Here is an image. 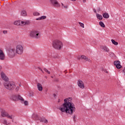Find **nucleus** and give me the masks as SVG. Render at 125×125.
<instances>
[{"label": "nucleus", "instance_id": "4", "mask_svg": "<svg viewBox=\"0 0 125 125\" xmlns=\"http://www.w3.org/2000/svg\"><path fill=\"white\" fill-rule=\"evenodd\" d=\"M63 46V43L62 42L59 40H55L53 42V47L55 48V49H57L58 50H60L61 48H62Z\"/></svg>", "mask_w": 125, "mask_h": 125}, {"label": "nucleus", "instance_id": "2", "mask_svg": "<svg viewBox=\"0 0 125 125\" xmlns=\"http://www.w3.org/2000/svg\"><path fill=\"white\" fill-rule=\"evenodd\" d=\"M1 78L3 81L5 82L3 83L5 88H6L8 90H14L16 87V85L14 82L8 81H9V79H8V77L3 72H1Z\"/></svg>", "mask_w": 125, "mask_h": 125}, {"label": "nucleus", "instance_id": "43", "mask_svg": "<svg viewBox=\"0 0 125 125\" xmlns=\"http://www.w3.org/2000/svg\"><path fill=\"white\" fill-rule=\"evenodd\" d=\"M58 79L55 80V82H58Z\"/></svg>", "mask_w": 125, "mask_h": 125}, {"label": "nucleus", "instance_id": "44", "mask_svg": "<svg viewBox=\"0 0 125 125\" xmlns=\"http://www.w3.org/2000/svg\"><path fill=\"white\" fill-rule=\"evenodd\" d=\"M19 86H20V87H21V84H19Z\"/></svg>", "mask_w": 125, "mask_h": 125}, {"label": "nucleus", "instance_id": "10", "mask_svg": "<svg viewBox=\"0 0 125 125\" xmlns=\"http://www.w3.org/2000/svg\"><path fill=\"white\" fill-rule=\"evenodd\" d=\"M4 59H5V55H4L3 51L0 48V60L3 61Z\"/></svg>", "mask_w": 125, "mask_h": 125}, {"label": "nucleus", "instance_id": "47", "mask_svg": "<svg viewBox=\"0 0 125 125\" xmlns=\"http://www.w3.org/2000/svg\"><path fill=\"white\" fill-rule=\"evenodd\" d=\"M106 73H108V71H106Z\"/></svg>", "mask_w": 125, "mask_h": 125}, {"label": "nucleus", "instance_id": "5", "mask_svg": "<svg viewBox=\"0 0 125 125\" xmlns=\"http://www.w3.org/2000/svg\"><path fill=\"white\" fill-rule=\"evenodd\" d=\"M23 51L24 48L22 45L18 44L16 46V52L17 54H18L19 55H22V54H23Z\"/></svg>", "mask_w": 125, "mask_h": 125}, {"label": "nucleus", "instance_id": "13", "mask_svg": "<svg viewBox=\"0 0 125 125\" xmlns=\"http://www.w3.org/2000/svg\"><path fill=\"white\" fill-rule=\"evenodd\" d=\"M114 64L116 66L117 69H121L122 68V65H121V62L120 61H115L114 62Z\"/></svg>", "mask_w": 125, "mask_h": 125}, {"label": "nucleus", "instance_id": "26", "mask_svg": "<svg viewBox=\"0 0 125 125\" xmlns=\"http://www.w3.org/2000/svg\"><path fill=\"white\" fill-rule=\"evenodd\" d=\"M111 42H112V43L113 44H114V45H118V42H116L115 40L112 39V40H111Z\"/></svg>", "mask_w": 125, "mask_h": 125}, {"label": "nucleus", "instance_id": "7", "mask_svg": "<svg viewBox=\"0 0 125 125\" xmlns=\"http://www.w3.org/2000/svg\"><path fill=\"white\" fill-rule=\"evenodd\" d=\"M11 100L13 101H18V100H20V101H23V97H22L20 95H12L10 97Z\"/></svg>", "mask_w": 125, "mask_h": 125}, {"label": "nucleus", "instance_id": "34", "mask_svg": "<svg viewBox=\"0 0 125 125\" xmlns=\"http://www.w3.org/2000/svg\"><path fill=\"white\" fill-rule=\"evenodd\" d=\"M3 34H4V35H6V34H7V31L6 30L3 31Z\"/></svg>", "mask_w": 125, "mask_h": 125}, {"label": "nucleus", "instance_id": "11", "mask_svg": "<svg viewBox=\"0 0 125 125\" xmlns=\"http://www.w3.org/2000/svg\"><path fill=\"white\" fill-rule=\"evenodd\" d=\"M78 85L80 88L83 89L84 88V84L82 80H78Z\"/></svg>", "mask_w": 125, "mask_h": 125}, {"label": "nucleus", "instance_id": "15", "mask_svg": "<svg viewBox=\"0 0 125 125\" xmlns=\"http://www.w3.org/2000/svg\"><path fill=\"white\" fill-rule=\"evenodd\" d=\"M37 89H38L39 91H42L43 88L42 87V85L41 84V83H37Z\"/></svg>", "mask_w": 125, "mask_h": 125}, {"label": "nucleus", "instance_id": "39", "mask_svg": "<svg viewBox=\"0 0 125 125\" xmlns=\"http://www.w3.org/2000/svg\"><path fill=\"white\" fill-rule=\"evenodd\" d=\"M123 71V73H125V68H124Z\"/></svg>", "mask_w": 125, "mask_h": 125}, {"label": "nucleus", "instance_id": "37", "mask_svg": "<svg viewBox=\"0 0 125 125\" xmlns=\"http://www.w3.org/2000/svg\"><path fill=\"white\" fill-rule=\"evenodd\" d=\"M93 11L95 12V13H97L96 10L95 9H94Z\"/></svg>", "mask_w": 125, "mask_h": 125}, {"label": "nucleus", "instance_id": "33", "mask_svg": "<svg viewBox=\"0 0 125 125\" xmlns=\"http://www.w3.org/2000/svg\"><path fill=\"white\" fill-rule=\"evenodd\" d=\"M73 119L74 122H76V115H73Z\"/></svg>", "mask_w": 125, "mask_h": 125}, {"label": "nucleus", "instance_id": "1", "mask_svg": "<svg viewBox=\"0 0 125 125\" xmlns=\"http://www.w3.org/2000/svg\"><path fill=\"white\" fill-rule=\"evenodd\" d=\"M72 98H68L64 100V103L62 104V107H60L59 110L62 113H67L70 115H73L76 112L75 105L72 102Z\"/></svg>", "mask_w": 125, "mask_h": 125}, {"label": "nucleus", "instance_id": "24", "mask_svg": "<svg viewBox=\"0 0 125 125\" xmlns=\"http://www.w3.org/2000/svg\"><path fill=\"white\" fill-rule=\"evenodd\" d=\"M99 25L102 28H105V24H104V23H103V21H100Z\"/></svg>", "mask_w": 125, "mask_h": 125}, {"label": "nucleus", "instance_id": "42", "mask_svg": "<svg viewBox=\"0 0 125 125\" xmlns=\"http://www.w3.org/2000/svg\"><path fill=\"white\" fill-rule=\"evenodd\" d=\"M58 103H59L60 102V99H59L58 100Z\"/></svg>", "mask_w": 125, "mask_h": 125}, {"label": "nucleus", "instance_id": "14", "mask_svg": "<svg viewBox=\"0 0 125 125\" xmlns=\"http://www.w3.org/2000/svg\"><path fill=\"white\" fill-rule=\"evenodd\" d=\"M81 58H82V59H84V60H86V61H88V62H91V60H90L88 58L86 57V56L84 55H82L81 57H79L78 58V59H81Z\"/></svg>", "mask_w": 125, "mask_h": 125}, {"label": "nucleus", "instance_id": "28", "mask_svg": "<svg viewBox=\"0 0 125 125\" xmlns=\"http://www.w3.org/2000/svg\"><path fill=\"white\" fill-rule=\"evenodd\" d=\"M62 8H63L64 9H67L68 8V6L67 5H64V4L62 3Z\"/></svg>", "mask_w": 125, "mask_h": 125}, {"label": "nucleus", "instance_id": "20", "mask_svg": "<svg viewBox=\"0 0 125 125\" xmlns=\"http://www.w3.org/2000/svg\"><path fill=\"white\" fill-rule=\"evenodd\" d=\"M97 18L99 19V20H102V19H103V17H102V15L96 14Z\"/></svg>", "mask_w": 125, "mask_h": 125}, {"label": "nucleus", "instance_id": "27", "mask_svg": "<svg viewBox=\"0 0 125 125\" xmlns=\"http://www.w3.org/2000/svg\"><path fill=\"white\" fill-rule=\"evenodd\" d=\"M23 101H21V103H23V104H24V105H27L28 104V101H25L24 100V99H23Z\"/></svg>", "mask_w": 125, "mask_h": 125}, {"label": "nucleus", "instance_id": "8", "mask_svg": "<svg viewBox=\"0 0 125 125\" xmlns=\"http://www.w3.org/2000/svg\"><path fill=\"white\" fill-rule=\"evenodd\" d=\"M1 115L3 117V118H5L6 117L8 119H12L13 118V115H10L8 113L6 112V111L3 110L1 112Z\"/></svg>", "mask_w": 125, "mask_h": 125}, {"label": "nucleus", "instance_id": "23", "mask_svg": "<svg viewBox=\"0 0 125 125\" xmlns=\"http://www.w3.org/2000/svg\"><path fill=\"white\" fill-rule=\"evenodd\" d=\"M21 15L22 16H27V12L25 10L22 11Z\"/></svg>", "mask_w": 125, "mask_h": 125}, {"label": "nucleus", "instance_id": "9", "mask_svg": "<svg viewBox=\"0 0 125 125\" xmlns=\"http://www.w3.org/2000/svg\"><path fill=\"white\" fill-rule=\"evenodd\" d=\"M50 3L54 5V6H56V7H59L60 6V5L56 0H50Z\"/></svg>", "mask_w": 125, "mask_h": 125}, {"label": "nucleus", "instance_id": "40", "mask_svg": "<svg viewBox=\"0 0 125 125\" xmlns=\"http://www.w3.org/2000/svg\"><path fill=\"white\" fill-rule=\"evenodd\" d=\"M53 95H54V97H56V94H54Z\"/></svg>", "mask_w": 125, "mask_h": 125}, {"label": "nucleus", "instance_id": "38", "mask_svg": "<svg viewBox=\"0 0 125 125\" xmlns=\"http://www.w3.org/2000/svg\"><path fill=\"white\" fill-rule=\"evenodd\" d=\"M1 69H2V67L1 65H0V71L1 70Z\"/></svg>", "mask_w": 125, "mask_h": 125}, {"label": "nucleus", "instance_id": "25", "mask_svg": "<svg viewBox=\"0 0 125 125\" xmlns=\"http://www.w3.org/2000/svg\"><path fill=\"white\" fill-rule=\"evenodd\" d=\"M14 25H16L17 26H19L20 25V21H17L14 22Z\"/></svg>", "mask_w": 125, "mask_h": 125}, {"label": "nucleus", "instance_id": "18", "mask_svg": "<svg viewBox=\"0 0 125 125\" xmlns=\"http://www.w3.org/2000/svg\"><path fill=\"white\" fill-rule=\"evenodd\" d=\"M44 19H46V16H42V17L36 19V20H44Z\"/></svg>", "mask_w": 125, "mask_h": 125}, {"label": "nucleus", "instance_id": "46", "mask_svg": "<svg viewBox=\"0 0 125 125\" xmlns=\"http://www.w3.org/2000/svg\"><path fill=\"white\" fill-rule=\"evenodd\" d=\"M45 78L46 79H47V76H45Z\"/></svg>", "mask_w": 125, "mask_h": 125}, {"label": "nucleus", "instance_id": "3", "mask_svg": "<svg viewBox=\"0 0 125 125\" xmlns=\"http://www.w3.org/2000/svg\"><path fill=\"white\" fill-rule=\"evenodd\" d=\"M29 36L30 38H32V39H35V40H39L41 38H42V34H41V32L38 30L33 29L30 31Z\"/></svg>", "mask_w": 125, "mask_h": 125}, {"label": "nucleus", "instance_id": "22", "mask_svg": "<svg viewBox=\"0 0 125 125\" xmlns=\"http://www.w3.org/2000/svg\"><path fill=\"white\" fill-rule=\"evenodd\" d=\"M33 15L34 16H40V15H41V13L35 11L33 12Z\"/></svg>", "mask_w": 125, "mask_h": 125}, {"label": "nucleus", "instance_id": "12", "mask_svg": "<svg viewBox=\"0 0 125 125\" xmlns=\"http://www.w3.org/2000/svg\"><path fill=\"white\" fill-rule=\"evenodd\" d=\"M32 118L33 120H34L35 121H40L42 117H40L37 113H34L32 115Z\"/></svg>", "mask_w": 125, "mask_h": 125}, {"label": "nucleus", "instance_id": "35", "mask_svg": "<svg viewBox=\"0 0 125 125\" xmlns=\"http://www.w3.org/2000/svg\"><path fill=\"white\" fill-rule=\"evenodd\" d=\"M97 11L99 12V11H101V9L100 8V7L98 8V9H97Z\"/></svg>", "mask_w": 125, "mask_h": 125}, {"label": "nucleus", "instance_id": "29", "mask_svg": "<svg viewBox=\"0 0 125 125\" xmlns=\"http://www.w3.org/2000/svg\"><path fill=\"white\" fill-rule=\"evenodd\" d=\"M3 124V125H10V123H7V121L6 120H4Z\"/></svg>", "mask_w": 125, "mask_h": 125}, {"label": "nucleus", "instance_id": "41", "mask_svg": "<svg viewBox=\"0 0 125 125\" xmlns=\"http://www.w3.org/2000/svg\"><path fill=\"white\" fill-rule=\"evenodd\" d=\"M86 1V0H83V2H85Z\"/></svg>", "mask_w": 125, "mask_h": 125}, {"label": "nucleus", "instance_id": "16", "mask_svg": "<svg viewBox=\"0 0 125 125\" xmlns=\"http://www.w3.org/2000/svg\"><path fill=\"white\" fill-rule=\"evenodd\" d=\"M40 121L42 123H44V124H47L48 123L47 120L45 119V118L43 117L40 118Z\"/></svg>", "mask_w": 125, "mask_h": 125}, {"label": "nucleus", "instance_id": "21", "mask_svg": "<svg viewBox=\"0 0 125 125\" xmlns=\"http://www.w3.org/2000/svg\"><path fill=\"white\" fill-rule=\"evenodd\" d=\"M21 24H22V25H29V24H30V21H21Z\"/></svg>", "mask_w": 125, "mask_h": 125}, {"label": "nucleus", "instance_id": "30", "mask_svg": "<svg viewBox=\"0 0 125 125\" xmlns=\"http://www.w3.org/2000/svg\"><path fill=\"white\" fill-rule=\"evenodd\" d=\"M43 70L46 72V73H47L49 75H50V71H48V70H47V69L46 68H44Z\"/></svg>", "mask_w": 125, "mask_h": 125}, {"label": "nucleus", "instance_id": "19", "mask_svg": "<svg viewBox=\"0 0 125 125\" xmlns=\"http://www.w3.org/2000/svg\"><path fill=\"white\" fill-rule=\"evenodd\" d=\"M103 16L104 18H105L106 19H108V18L110 17V16H109V14H108L107 13L103 14Z\"/></svg>", "mask_w": 125, "mask_h": 125}, {"label": "nucleus", "instance_id": "32", "mask_svg": "<svg viewBox=\"0 0 125 125\" xmlns=\"http://www.w3.org/2000/svg\"><path fill=\"white\" fill-rule=\"evenodd\" d=\"M19 88H20V87L19 86H17L16 87V91H18V90H19Z\"/></svg>", "mask_w": 125, "mask_h": 125}, {"label": "nucleus", "instance_id": "6", "mask_svg": "<svg viewBox=\"0 0 125 125\" xmlns=\"http://www.w3.org/2000/svg\"><path fill=\"white\" fill-rule=\"evenodd\" d=\"M15 54H16V50L15 48H10L8 50V56L10 58H13L15 57Z\"/></svg>", "mask_w": 125, "mask_h": 125}, {"label": "nucleus", "instance_id": "45", "mask_svg": "<svg viewBox=\"0 0 125 125\" xmlns=\"http://www.w3.org/2000/svg\"><path fill=\"white\" fill-rule=\"evenodd\" d=\"M51 78L52 79H53V76H51Z\"/></svg>", "mask_w": 125, "mask_h": 125}, {"label": "nucleus", "instance_id": "31", "mask_svg": "<svg viewBox=\"0 0 125 125\" xmlns=\"http://www.w3.org/2000/svg\"><path fill=\"white\" fill-rule=\"evenodd\" d=\"M79 24L80 25L81 27H82V28H84V24H83V23L79 22Z\"/></svg>", "mask_w": 125, "mask_h": 125}, {"label": "nucleus", "instance_id": "36", "mask_svg": "<svg viewBox=\"0 0 125 125\" xmlns=\"http://www.w3.org/2000/svg\"><path fill=\"white\" fill-rule=\"evenodd\" d=\"M40 70L41 71V72H42V73L43 74V73H44L43 72V71L42 70V69L41 68H40Z\"/></svg>", "mask_w": 125, "mask_h": 125}, {"label": "nucleus", "instance_id": "17", "mask_svg": "<svg viewBox=\"0 0 125 125\" xmlns=\"http://www.w3.org/2000/svg\"><path fill=\"white\" fill-rule=\"evenodd\" d=\"M101 49H103V50H104V51H106V52H109V48L107 47L106 46H101Z\"/></svg>", "mask_w": 125, "mask_h": 125}]
</instances>
